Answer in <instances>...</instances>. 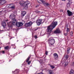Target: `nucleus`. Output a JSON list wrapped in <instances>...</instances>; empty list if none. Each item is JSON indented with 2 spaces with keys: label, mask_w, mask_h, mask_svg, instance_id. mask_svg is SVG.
Returning <instances> with one entry per match:
<instances>
[{
  "label": "nucleus",
  "mask_w": 74,
  "mask_h": 74,
  "mask_svg": "<svg viewBox=\"0 0 74 74\" xmlns=\"http://www.w3.org/2000/svg\"><path fill=\"white\" fill-rule=\"evenodd\" d=\"M63 10L62 9H61L60 10V12H63Z\"/></svg>",
  "instance_id": "obj_34"
},
{
  "label": "nucleus",
  "mask_w": 74,
  "mask_h": 74,
  "mask_svg": "<svg viewBox=\"0 0 74 74\" xmlns=\"http://www.w3.org/2000/svg\"><path fill=\"white\" fill-rule=\"evenodd\" d=\"M62 1H66V0H61Z\"/></svg>",
  "instance_id": "obj_41"
},
{
  "label": "nucleus",
  "mask_w": 74,
  "mask_h": 74,
  "mask_svg": "<svg viewBox=\"0 0 74 74\" xmlns=\"http://www.w3.org/2000/svg\"><path fill=\"white\" fill-rule=\"evenodd\" d=\"M48 42L50 45H52L53 44H55V39L53 38V37H51L48 39Z\"/></svg>",
  "instance_id": "obj_2"
},
{
  "label": "nucleus",
  "mask_w": 74,
  "mask_h": 74,
  "mask_svg": "<svg viewBox=\"0 0 74 74\" xmlns=\"http://www.w3.org/2000/svg\"><path fill=\"white\" fill-rule=\"evenodd\" d=\"M68 2L67 4V7H69L70 6V4H71V2L70 1H68Z\"/></svg>",
  "instance_id": "obj_16"
},
{
  "label": "nucleus",
  "mask_w": 74,
  "mask_h": 74,
  "mask_svg": "<svg viewBox=\"0 0 74 74\" xmlns=\"http://www.w3.org/2000/svg\"><path fill=\"white\" fill-rule=\"evenodd\" d=\"M54 33L55 34L60 33V30H59V29H57L56 30L54 31Z\"/></svg>",
  "instance_id": "obj_14"
},
{
  "label": "nucleus",
  "mask_w": 74,
  "mask_h": 74,
  "mask_svg": "<svg viewBox=\"0 0 74 74\" xmlns=\"http://www.w3.org/2000/svg\"><path fill=\"white\" fill-rule=\"evenodd\" d=\"M16 25L17 27H19L20 26H22L23 25V23H22L16 22Z\"/></svg>",
  "instance_id": "obj_8"
},
{
  "label": "nucleus",
  "mask_w": 74,
  "mask_h": 74,
  "mask_svg": "<svg viewBox=\"0 0 74 74\" xmlns=\"http://www.w3.org/2000/svg\"><path fill=\"white\" fill-rule=\"evenodd\" d=\"M67 13L69 16H71L73 15V12L70 11L69 10H67Z\"/></svg>",
  "instance_id": "obj_12"
},
{
  "label": "nucleus",
  "mask_w": 74,
  "mask_h": 74,
  "mask_svg": "<svg viewBox=\"0 0 74 74\" xmlns=\"http://www.w3.org/2000/svg\"><path fill=\"white\" fill-rule=\"evenodd\" d=\"M50 67H51V68L52 69H53L54 68H55V66H53V65H50Z\"/></svg>",
  "instance_id": "obj_25"
},
{
  "label": "nucleus",
  "mask_w": 74,
  "mask_h": 74,
  "mask_svg": "<svg viewBox=\"0 0 74 74\" xmlns=\"http://www.w3.org/2000/svg\"><path fill=\"white\" fill-rule=\"evenodd\" d=\"M70 48L69 47L67 49V53H70Z\"/></svg>",
  "instance_id": "obj_18"
},
{
  "label": "nucleus",
  "mask_w": 74,
  "mask_h": 74,
  "mask_svg": "<svg viewBox=\"0 0 74 74\" xmlns=\"http://www.w3.org/2000/svg\"><path fill=\"white\" fill-rule=\"evenodd\" d=\"M70 34L71 36H73V32H70Z\"/></svg>",
  "instance_id": "obj_30"
},
{
  "label": "nucleus",
  "mask_w": 74,
  "mask_h": 74,
  "mask_svg": "<svg viewBox=\"0 0 74 74\" xmlns=\"http://www.w3.org/2000/svg\"><path fill=\"white\" fill-rule=\"evenodd\" d=\"M26 14V12L25 11H23L21 12V16L22 17H23L25 14Z\"/></svg>",
  "instance_id": "obj_15"
},
{
  "label": "nucleus",
  "mask_w": 74,
  "mask_h": 74,
  "mask_svg": "<svg viewBox=\"0 0 74 74\" xmlns=\"http://www.w3.org/2000/svg\"><path fill=\"white\" fill-rule=\"evenodd\" d=\"M1 1V3L2 4H5V2L4 1Z\"/></svg>",
  "instance_id": "obj_23"
},
{
  "label": "nucleus",
  "mask_w": 74,
  "mask_h": 74,
  "mask_svg": "<svg viewBox=\"0 0 74 74\" xmlns=\"http://www.w3.org/2000/svg\"><path fill=\"white\" fill-rule=\"evenodd\" d=\"M69 30H70V29L69 28H67V32H69Z\"/></svg>",
  "instance_id": "obj_32"
},
{
  "label": "nucleus",
  "mask_w": 74,
  "mask_h": 74,
  "mask_svg": "<svg viewBox=\"0 0 74 74\" xmlns=\"http://www.w3.org/2000/svg\"><path fill=\"white\" fill-rule=\"evenodd\" d=\"M49 74H52V71L51 70H49L48 71Z\"/></svg>",
  "instance_id": "obj_24"
},
{
  "label": "nucleus",
  "mask_w": 74,
  "mask_h": 74,
  "mask_svg": "<svg viewBox=\"0 0 74 74\" xmlns=\"http://www.w3.org/2000/svg\"><path fill=\"white\" fill-rule=\"evenodd\" d=\"M16 70H16L15 71H16Z\"/></svg>",
  "instance_id": "obj_44"
},
{
  "label": "nucleus",
  "mask_w": 74,
  "mask_h": 74,
  "mask_svg": "<svg viewBox=\"0 0 74 74\" xmlns=\"http://www.w3.org/2000/svg\"><path fill=\"white\" fill-rule=\"evenodd\" d=\"M40 1H41V2H42L44 4V5L45 6H48V5H49V4L48 3H44V0H39ZM37 1L38 2V3H40V2H39V0H37Z\"/></svg>",
  "instance_id": "obj_7"
},
{
  "label": "nucleus",
  "mask_w": 74,
  "mask_h": 74,
  "mask_svg": "<svg viewBox=\"0 0 74 74\" xmlns=\"http://www.w3.org/2000/svg\"><path fill=\"white\" fill-rule=\"evenodd\" d=\"M11 9H14L15 8V6H12L11 7Z\"/></svg>",
  "instance_id": "obj_28"
},
{
  "label": "nucleus",
  "mask_w": 74,
  "mask_h": 74,
  "mask_svg": "<svg viewBox=\"0 0 74 74\" xmlns=\"http://www.w3.org/2000/svg\"><path fill=\"white\" fill-rule=\"evenodd\" d=\"M64 36H66L67 35V33H65L64 34Z\"/></svg>",
  "instance_id": "obj_36"
},
{
  "label": "nucleus",
  "mask_w": 74,
  "mask_h": 74,
  "mask_svg": "<svg viewBox=\"0 0 74 74\" xmlns=\"http://www.w3.org/2000/svg\"><path fill=\"white\" fill-rule=\"evenodd\" d=\"M42 19H38L37 20L36 22L37 25L38 26H40L42 23Z\"/></svg>",
  "instance_id": "obj_5"
},
{
  "label": "nucleus",
  "mask_w": 74,
  "mask_h": 74,
  "mask_svg": "<svg viewBox=\"0 0 74 74\" xmlns=\"http://www.w3.org/2000/svg\"><path fill=\"white\" fill-rule=\"evenodd\" d=\"M38 7V5L36 6V7L37 8Z\"/></svg>",
  "instance_id": "obj_39"
},
{
  "label": "nucleus",
  "mask_w": 74,
  "mask_h": 74,
  "mask_svg": "<svg viewBox=\"0 0 74 74\" xmlns=\"http://www.w3.org/2000/svg\"><path fill=\"white\" fill-rule=\"evenodd\" d=\"M57 24L58 22L53 21L51 24V25L47 27L46 31L47 32V34H51L52 33V30L56 27Z\"/></svg>",
  "instance_id": "obj_1"
},
{
  "label": "nucleus",
  "mask_w": 74,
  "mask_h": 74,
  "mask_svg": "<svg viewBox=\"0 0 74 74\" xmlns=\"http://www.w3.org/2000/svg\"><path fill=\"white\" fill-rule=\"evenodd\" d=\"M65 58H66V59H68V58H69V55H66L65 56Z\"/></svg>",
  "instance_id": "obj_26"
},
{
  "label": "nucleus",
  "mask_w": 74,
  "mask_h": 74,
  "mask_svg": "<svg viewBox=\"0 0 74 74\" xmlns=\"http://www.w3.org/2000/svg\"><path fill=\"white\" fill-rule=\"evenodd\" d=\"M38 61L40 63H44V62H43V61L42 59H40V61L39 60Z\"/></svg>",
  "instance_id": "obj_22"
},
{
  "label": "nucleus",
  "mask_w": 74,
  "mask_h": 74,
  "mask_svg": "<svg viewBox=\"0 0 74 74\" xmlns=\"http://www.w3.org/2000/svg\"><path fill=\"white\" fill-rule=\"evenodd\" d=\"M70 74H74V70H71L70 71Z\"/></svg>",
  "instance_id": "obj_19"
},
{
  "label": "nucleus",
  "mask_w": 74,
  "mask_h": 74,
  "mask_svg": "<svg viewBox=\"0 0 74 74\" xmlns=\"http://www.w3.org/2000/svg\"><path fill=\"white\" fill-rule=\"evenodd\" d=\"M38 29H39V28L38 27H37L36 29H35V31H36V30H38Z\"/></svg>",
  "instance_id": "obj_31"
},
{
  "label": "nucleus",
  "mask_w": 74,
  "mask_h": 74,
  "mask_svg": "<svg viewBox=\"0 0 74 74\" xmlns=\"http://www.w3.org/2000/svg\"><path fill=\"white\" fill-rule=\"evenodd\" d=\"M27 2V1L25 2V1H21L20 2L19 4L21 6H24Z\"/></svg>",
  "instance_id": "obj_6"
},
{
  "label": "nucleus",
  "mask_w": 74,
  "mask_h": 74,
  "mask_svg": "<svg viewBox=\"0 0 74 74\" xmlns=\"http://www.w3.org/2000/svg\"><path fill=\"white\" fill-rule=\"evenodd\" d=\"M32 24H33V23L32 22H30L27 23H26L25 26L26 27H29V26H31Z\"/></svg>",
  "instance_id": "obj_10"
},
{
  "label": "nucleus",
  "mask_w": 74,
  "mask_h": 74,
  "mask_svg": "<svg viewBox=\"0 0 74 74\" xmlns=\"http://www.w3.org/2000/svg\"><path fill=\"white\" fill-rule=\"evenodd\" d=\"M3 31H4L3 30H0V33L1 32H3Z\"/></svg>",
  "instance_id": "obj_38"
},
{
  "label": "nucleus",
  "mask_w": 74,
  "mask_h": 74,
  "mask_svg": "<svg viewBox=\"0 0 74 74\" xmlns=\"http://www.w3.org/2000/svg\"><path fill=\"white\" fill-rule=\"evenodd\" d=\"M30 56H29L26 60V62H28L29 61V60H30Z\"/></svg>",
  "instance_id": "obj_17"
},
{
  "label": "nucleus",
  "mask_w": 74,
  "mask_h": 74,
  "mask_svg": "<svg viewBox=\"0 0 74 74\" xmlns=\"http://www.w3.org/2000/svg\"><path fill=\"white\" fill-rule=\"evenodd\" d=\"M16 25V20H15V21H13L12 22H11L10 23H8V25L10 27H12V25Z\"/></svg>",
  "instance_id": "obj_3"
},
{
  "label": "nucleus",
  "mask_w": 74,
  "mask_h": 74,
  "mask_svg": "<svg viewBox=\"0 0 74 74\" xmlns=\"http://www.w3.org/2000/svg\"><path fill=\"white\" fill-rule=\"evenodd\" d=\"M9 49V46H7L4 47L5 49H7V50H8V49Z\"/></svg>",
  "instance_id": "obj_21"
},
{
  "label": "nucleus",
  "mask_w": 74,
  "mask_h": 74,
  "mask_svg": "<svg viewBox=\"0 0 74 74\" xmlns=\"http://www.w3.org/2000/svg\"><path fill=\"white\" fill-rule=\"evenodd\" d=\"M14 45H15L14 44H12V46H14Z\"/></svg>",
  "instance_id": "obj_40"
},
{
  "label": "nucleus",
  "mask_w": 74,
  "mask_h": 74,
  "mask_svg": "<svg viewBox=\"0 0 74 74\" xmlns=\"http://www.w3.org/2000/svg\"><path fill=\"white\" fill-rule=\"evenodd\" d=\"M28 62V64L29 65L30 63H31V61H28V62Z\"/></svg>",
  "instance_id": "obj_29"
},
{
  "label": "nucleus",
  "mask_w": 74,
  "mask_h": 74,
  "mask_svg": "<svg viewBox=\"0 0 74 74\" xmlns=\"http://www.w3.org/2000/svg\"><path fill=\"white\" fill-rule=\"evenodd\" d=\"M12 4H10V5H11Z\"/></svg>",
  "instance_id": "obj_43"
},
{
  "label": "nucleus",
  "mask_w": 74,
  "mask_h": 74,
  "mask_svg": "<svg viewBox=\"0 0 74 74\" xmlns=\"http://www.w3.org/2000/svg\"><path fill=\"white\" fill-rule=\"evenodd\" d=\"M64 64L65 66H66L67 64H68V61H67L65 62L64 63Z\"/></svg>",
  "instance_id": "obj_20"
},
{
  "label": "nucleus",
  "mask_w": 74,
  "mask_h": 74,
  "mask_svg": "<svg viewBox=\"0 0 74 74\" xmlns=\"http://www.w3.org/2000/svg\"><path fill=\"white\" fill-rule=\"evenodd\" d=\"M0 52L1 53H3V54L5 53V52L4 51H1Z\"/></svg>",
  "instance_id": "obj_27"
},
{
  "label": "nucleus",
  "mask_w": 74,
  "mask_h": 74,
  "mask_svg": "<svg viewBox=\"0 0 74 74\" xmlns=\"http://www.w3.org/2000/svg\"><path fill=\"white\" fill-rule=\"evenodd\" d=\"M30 4L29 1H27V2L25 3V5H24L25 6L24 8L25 10H27V8H28V5Z\"/></svg>",
  "instance_id": "obj_9"
},
{
  "label": "nucleus",
  "mask_w": 74,
  "mask_h": 74,
  "mask_svg": "<svg viewBox=\"0 0 74 74\" xmlns=\"http://www.w3.org/2000/svg\"><path fill=\"white\" fill-rule=\"evenodd\" d=\"M1 14V12H0V14Z\"/></svg>",
  "instance_id": "obj_42"
},
{
  "label": "nucleus",
  "mask_w": 74,
  "mask_h": 74,
  "mask_svg": "<svg viewBox=\"0 0 74 74\" xmlns=\"http://www.w3.org/2000/svg\"><path fill=\"white\" fill-rule=\"evenodd\" d=\"M53 56H54V58L55 60H58V58H59V56H58V54L56 53H54L53 54Z\"/></svg>",
  "instance_id": "obj_11"
},
{
  "label": "nucleus",
  "mask_w": 74,
  "mask_h": 74,
  "mask_svg": "<svg viewBox=\"0 0 74 74\" xmlns=\"http://www.w3.org/2000/svg\"><path fill=\"white\" fill-rule=\"evenodd\" d=\"M36 13H39V12H40V11H36Z\"/></svg>",
  "instance_id": "obj_33"
},
{
  "label": "nucleus",
  "mask_w": 74,
  "mask_h": 74,
  "mask_svg": "<svg viewBox=\"0 0 74 74\" xmlns=\"http://www.w3.org/2000/svg\"><path fill=\"white\" fill-rule=\"evenodd\" d=\"M15 15L14 14H12L10 15V19H11L13 21H15V22L16 20H16L15 19Z\"/></svg>",
  "instance_id": "obj_4"
},
{
  "label": "nucleus",
  "mask_w": 74,
  "mask_h": 74,
  "mask_svg": "<svg viewBox=\"0 0 74 74\" xmlns=\"http://www.w3.org/2000/svg\"><path fill=\"white\" fill-rule=\"evenodd\" d=\"M45 54L46 55H48V51H46L45 52Z\"/></svg>",
  "instance_id": "obj_35"
},
{
  "label": "nucleus",
  "mask_w": 74,
  "mask_h": 74,
  "mask_svg": "<svg viewBox=\"0 0 74 74\" xmlns=\"http://www.w3.org/2000/svg\"><path fill=\"white\" fill-rule=\"evenodd\" d=\"M35 38H37V36H35Z\"/></svg>",
  "instance_id": "obj_37"
},
{
  "label": "nucleus",
  "mask_w": 74,
  "mask_h": 74,
  "mask_svg": "<svg viewBox=\"0 0 74 74\" xmlns=\"http://www.w3.org/2000/svg\"><path fill=\"white\" fill-rule=\"evenodd\" d=\"M10 61H11V60H10V61H9V62H10Z\"/></svg>",
  "instance_id": "obj_45"
},
{
  "label": "nucleus",
  "mask_w": 74,
  "mask_h": 74,
  "mask_svg": "<svg viewBox=\"0 0 74 74\" xmlns=\"http://www.w3.org/2000/svg\"><path fill=\"white\" fill-rule=\"evenodd\" d=\"M1 25L3 28H5L6 27V23L5 21H2L1 23Z\"/></svg>",
  "instance_id": "obj_13"
}]
</instances>
